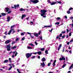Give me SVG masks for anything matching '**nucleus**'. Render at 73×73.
Listing matches in <instances>:
<instances>
[{
  "label": "nucleus",
  "instance_id": "1",
  "mask_svg": "<svg viewBox=\"0 0 73 73\" xmlns=\"http://www.w3.org/2000/svg\"><path fill=\"white\" fill-rule=\"evenodd\" d=\"M40 12L41 13L40 14L41 16L44 18L46 17V16H45V13L46 12H47V11H46V10H41Z\"/></svg>",
  "mask_w": 73,
  "mask_h": 73
},
{
  "label": "nucleus",
  "instance_id": "2",
  "mask_svg": "<svg viewBox=\"0 0 73 73\" xmlns=\"http://www.w3.org/2000/svg\"><path fill=\"white\" fill-rule=\"evenodd\" d=\"M33 54V53H27L26 54V56L27 58H28L29 57H31L32 56V54Z\"/></svg>",
  "mask_w": 73,
  "mask_h": 73
},
{
  "label": "nucleus",
  "instance_id": "3",
  "mask_svg": "<svg viewBox=\"0 0 73 73\" xmlns=\"http://www.w3.org/2000/svg\"><path fill=\"white\" fill-rule=\"evenodd\" d=\"M11 47V46L10 44L7 45L6 46V48H7L8 51H9L11 50V48H10Z\"/></svg>",
  "mask_w": 73,
  "mask_h": 73
},
{
  "label": "nucleus",
  "instance_id": "4",
  "mask_svg": "<svg viewBox=\"0 0 73 73\" xmlns=\"http://www.w3.org/2000/svg\"><path fill=\"white\" fill-rule=\"evenodd\" d=\"M56 3H58V4H61V1H57V2H53L51 4V5H54L56 4Z\"/></svg>",
  "mask_w": 73,
  "mask_h": 73
},
{
  "label": "nucleus",
  "instance_id": "5",
  "mask_svg": "<svg viewBox=\"0 0 73 73\" xmlns=\"http://www.w3.org/2000/svg\"><path fill=\"white\" fill-rule=\"evenodd\" d=\"M30 1L33 3H34V4H36V3H37L38 2V0H35L34 1H33V0H30Z\"/></svg>",
  "mask_w": 73,
  "mask_h": 73
},
{
  "label": "nucleus",
  "instance_id": "6",
  "mask_svg": "<svg viewBox=\"0 0 73 73\" xmlns=\"http://www.w3.org/2000/svg\"><path fill=\"white\" fill-rule=\"evenodd\" d=\"M14 30L15 29H10L9 32V33H8V35H11V33L12 32V31H14Z\"/></svg>",
  "mask_w": 73,
  "mask_h": 73
},
{
  "label": "nucleus",
  "instance_id": "7",
  "mask_svg": "<svg viewBox=\"0 0 73 73\" xmlns=\"http://www.w3.org/2000/svg\"><path fill=\"white\" fill-rule=\"evenodd\" d=\"M9 8L8 7H6L5 8V9L4 10L6 12H8L9 11Z\"/></svg>",
  "mask_w": 73,
  "mask_h": 73
},
{
  "label": "nucleus",
  "instance_id": "8",
  "mask_svg": "<svg viewBox=\"0 0 73 73\" xmlns=\"http://www.w3.org/2000/svg\"><path fill=\"white\" fill-rule=\"evenodd\" d=\"M16 53L15 54H13V55H12V58H15V56H17V51H15Z\"/></svg>",
  "mask_w": 73,
  "mask_h": 73
},
{
  "label": "nucleus",
  "instance_id": "9",
  "mask_svg": "<svg viewBox=\"0 0 73 73\" xmlns=\"http://www.w3.org/2000/svg\"><path fill=\"white\" fill-rule=\"evenodd\" d=\"M40 64V66H42V67H44V66H45V63H44V62H43L42 63H41Z\"/></svg>",
  "mask_w": 73,
  "mask_h": 73
},
{
  "label": "nucleus",
  "instance_id": "10",
  "mask_svg": "<svg viewBox=\"0 0 73 73\" xmlns=\"http://www.w3.org/2000/svg\"><path fill=\"white\" fill-rule=\"evenodd\" d=\"M11 42V41L9 40H7L5 41V43L6 44H9Z\"/></svg>",
  "mask_w": 73,
  "mask_h": 73
},
{
  "label": "nucleus",
  "instance_id": "11",
  "mask_svg": "<svg viewBox=\"0 0 73 73\" xmlns=\"http://www.w3.org/2000/svg\"><path fill=\"white\" fill-rule=\"evenodd\" d=\"M52 27V25L51 26H44L43 27H42V28H50V27Z\"/></svg>",
  "mask_w": 73,
  "mask_h": 73
},
{
  "label": "nucleus",
  "instance_id": "12",
  "mask_svg": "<svg viewBox=\"0 0 73 73\" xmlns=\"http://www.w3.org/2000/svg\"><path fill=\"white\" fill-rule=\"evenodd\" d=\"M14 7H15V9H16V8H18L19 7V4H18L17 5H14Z\"/></svg>",
  "mask_w": 73,
  "mask_h": 73
},
{
  "label": "nucleus",
  "instance_id": "13",
  "mask_svg": "<svg viewBox=\"0 0 73 73\" xmlns=\"http://www.w3.org/2000/svg\"><path fill=\"white\" fill-rule=\"evenodd\" d=\"M61 46H62V44H60L59 45V47H58V50H59L60 49V48H61Z\"/></svg>",
  "mask_w": 73,
  "mask_h": 73
},
{
  "label": "nucleus",
  "instance_id": "14",
  "mask_svg": "<svg viewBox=\"0 0 73 73\" xmlns=\"http://www.w3.org/2000/svg\"><path fill=\"white\" fill-rule=\"evenodd\" d=\"M26 17V15H22V16L21 19L22 20H23V18H24V17Z\"/></svg>",
  "mask_w": 73,
  "mask_h": 73
},
{
  "label": "nucleus",
  "instance_id": "15",
  "mask_svg": "<svg viewBox=\"0 0 73 73\" xmlns=\"http://www.w3.org/2000/svg\"><path fill=\"white\" fill-rule=\"evenodd\" d=\"M11 17H8L7 18V21H9L10 20H11V19H10Z\"/></svg>",
  "mask_w": 73,
  "mask_h": 73
},
{
  "label": "nucleus",
  "instance_id": "16",
  "mask_svg": "<svg viewBox=\"0 0 73 73\" xmlns=\"http://www.w3.org/2000/svg\"><path fill=\"white\" fill-rule=\"evenodd\" d=\"M37 53L38 54L40 55L41 54L42 52H41V51H38L37 52Z\"/></svg>",
  "mask_w": 73,
  "mask_h": 73
},
{
  "label": "nucleus",
  "instance_id": "17",
  "mask_svg": "<svg viewBox=\"0 0 73 73\" xmlns=\"http://www.w3.org/2000/svg\"><path fill=\"white\" fill-rule=\"evenodd\" d=\"M45 60H46L45 58L44 57L42 58L41 60L42 62H44L45 61Z\"/></svg>",
  "mask_w": 73,
  "mask_h": 73
},
{
  "label": "nucleus",
  "instance_id": "18",
  "mask_svg": "<svg viewBox=\"0 0 73 73\" xmlns=\"http://www.w3.org/2000/svg\"><path fill=\"white\" fill-rule=\"evenodd\" d=\"M56 60H55L54 63L53 64V66H55V65H56V64H55L56 63Z\"/></svg>",
  "mask_w": 73,
  "mask_h": 73
},
{
  "label": "nucleus",
  "instance_id": "19",
  "mask_svg": "<svg viewBox=\"0 0 73 73\" xmlns=\"http://www.w3.org/2000/svg\"><path fill=\"white\" fill-rule=\"evenodd\" d=\"M72 32H70V33L69 34V36H71V35H72V34H71V33H73V29H72Z\"/></svg>",
  "mask_w": 73,
  "mask_h": 73
},
{
  "label": "nucleus",
  "instance_id": "20",
  "mask_svg": "<svg viewBox=\"0 0 73 73\" xmlns=\"http://www.w3.org/2000/svg\"><path fill=\"white\" fill-rule=\"evenodd\" d=\"M20 11H25V9H23L22 8H21L20 9Z\"/></svg>",
  "mask_w": 73,
  "mask_h": 73
},
{
  "label": "nucleus",
  "instance_id": "21",
  "mask_svg": "<svg viewBox=\"0 0 73 73\" xmlns=\"http://www.w3.org/2000/svg\"><path fill=\"white\" fill-rule=\"evenodd\" d=\"M27 49H32L33 48V47H31L30 46H27Z\"/></svg>",
  "mask_w": 73,
  "mask_h": 73
},
{
  "label": "nucleus",
  "instance_id": "22",
  "mask_svg": "<svg viewBox=\"0 0 73 73\" xmlns=\"http://www.w3.org/2000/svg\"><path fill=\"white\" fill-rule=\"evenodd\" d=\"M73 67V64H72L71 66L69 68V70H70V69H72Z\"/></svg>",
  "mask_w": 73,
  "mask_h": 73
},
{
  "label": "nucleus",
  "instance_id": "23",
  "mask_svg": "<svg viewBox=\"0 0 73 73\" xmlns=\"http://www.w3.org/2000/svg\"><path fill=\"white\" fill-rule=\"evenodd\" d=\"M30 45H31V46H35V45H33V44H31V43H29L28 44V45L29 46Z\"/></svg>",
  "mask_w": 73,
  "mask_h": 73
},
{
  "label": "nucleus",
  "instance_id": "24",
  "mask_svg": "<svg viewBox=\"0 0 73 73\" xmlns=\"http://www.w3.org/2000/svg\"><path fill=\"white\" fill-rule=\"evenodd\" d=\"M58 38V40H60L61 39V38L60 37V36H58L56 37V40H57Z\"/></svg>",
  "mask_w": 73,
  "mask_h": 73
},
{
  "label": "nucleus",
  "instance_id": "25",
  "mask_svg": "<svg viewBox=\"0 0 73 73\" xmlns=\"http://www.w3.org/2000/svg\"><path fill=\"white\" fill-rule=\"evenodd\" d=\"M16 46H14L11 47V49H16Z\"/></svg>",
  "mask_w": 73,
  "mask_h": 73
},
{
  "label": "nucleus",
  "instance_id": "26",
  "mask_svg": "<svg viewBox=\"0 0 73 73\" xmlns=\"http://www.w3.org/2000/svg\"><path fill=\"white\" fill-rule=\"evenodd\" d=\"M25 32L21 33V36H23V35H24V34H25Z\"/></svg>",
  "mask_w": 73,
  "mask_h": 73
},
{
  "label": "nucleus",
  "instance_id": "27",
  "mask_svg": "<svg viewBox=\"0 0 73 73\" xmlns=\"http://www.w3.org/2000/svg\"><path fill=\"white\" fill-rule=\"evenodd\" d=\"M1 15H2V16H5V15H7L6 13H1Z\"/></svg>",
  "mask_w": 73,
  "mask_h": 73
},
{
  "label": "nucleus",
  "instance_id": "28",
  "mask_svg": "<svg viewBox=\"0 0 73 73\" xmlns=\"http://www.w3.org/2000/svg\"><path fill=\"white\" fill-rule=\"evenodd\" d=\"M8 62V60H5L4 61V63H7Z\"/></svg>",
  "mask_w": 73,
  "mask_h": 73
},
{
  "label": "nucleus",
  "instance_id": "29",
  "mask_svg": "<svg viewBox=\"0 0 73 73\" xmlns=\"http://www.w3.org/2000/svg\"><path fill=\"white\" fill-rule=\"evenodd\" d=\"M45 50V48H40V50L41 51H44Z\"/></svg>",
  "mask_w": 73,
  "mask_h": 73
},
{
  "label": "nucleus",
  "instance_id": "30",
  "mask_svg": "<svg viewBox=\"0 0 73 73\" xmlns=\"http://www.w3.org/2000/svg\"><path fill=\"white\" fill-rule=\"evenodd\" d=\"M59 24H60V22H57L55 23V25H59Z\"/></svg>",
  "mask_w": 73,
  "mask_h": 73
},
{
  "label": "nucleus",
  "instance_id": "31",
  "mask_svg": "<svg viewBox=\"0 0 73 73\" xmlns=\"http://www.w3.org/2000/svg\"><path fill=\"white\" fill-rule=\"evenodd\" d=\"M33 24V22L32 21L30 22V25H32Z\"/></svg>",
  "mask_w": 73,
  "mask_h": 73
},
{
  "label": "nucleus",
  "instance_id": "32",
  "mask_svg": "<svg viewBox=\"0 0 73 73\" xmlns=\"http://www.w3.org/2000/svg\"><path fill=\"white\" fill-rule=\"evenodd\" d=\"M15 26H16V25H14L13 26H11L10 28L11 29L12 28H14V27H15Z\"/></svg>",
  "mask_w": 73,
  "mask_h": 73
},
{
  "label": "nucleus",
  "instance_id": "33",
  "mask_svg": "<svg viewBox=\"0 0 73 73\" xmlns=\"http://www.w3.org/2000/svg\"><path fill=\"white\" fill-rule=\"evenodd\" d=\"M47 2H48V3H50V4H51V3H52V2H51V1H50V0H47Z\"/></svg>",
  "mask_w": 73,
  "mask_h": 73
},
{
  "label": "nucleus",
  "instance_id": "34",
  "mask_svg": "<svg viewBox=\"0 0 73 73\" xmlns=\"http://www.w3.org/2000/svg\"><path fill=\"white\" fill-rule=\"evenodd\" d=\"M45 53L46 54H48V50H46L45 51Z\"/></svg>",
  "mask_w": 73,
  "mask_h": 73
},
{
  "label": "nucleus",
  "instance_id": "35",
  "mask_svg": "<svg viewBox=\"0 0 73 73\" xmlns=\"http://www.w3.org/2000/svg\"><path fill=\"white\" fill-rule=\"evenodd\" d=\"M12 66H11L10 68H9L8 70H11V69H12Z\"/></svg>",
  "mask_w": 73,
  "mask_h": 73
},
{
  "label": "nucleus",
  "instance_id": "36",
  "mask_svg": "<svg viewBox=\"0 0 73 73\" xmlns=\"http://www.w3.org/2000/svg\"><path fill=\"white\" fill-rule=\"evenodd\" d=\"M19 38H16V39H15V41L16 42L18 41H19Z\"/></svg>",
  "mask_w": 73,
  "mask_h": 73
},
{
  "label": "nucleus",
  "instance_id": "37",
  "mask_svg": "<svg viewBox=\"0 0 73 73\" xmlns=\"http://www.w3.org/2000/svg\"><path fill=\"white\" fill-rule=\"evenodd\" d=\"M17 72L19 73H21V72L19 71V70L18 68L17 69Z\"/></svg>",
  "mask_w": 73,
  "mask_h": 73
},
{
  "label": "nucleus",
  "instance_id": "38",
  "mask_svg": "<svg viewBox=\"0 0 73 73\" xmlns=\"http://www.w3.org/2000/svg\"><path fill=\"white\" fill-rule=\"evenodd\" d=\"M62 60H65V58L63 56H62Z\"/></svg>",
  "mask_w": 73,
  "mask_h": 73
},
{
  "label": "nucleus",
  "instance_id": "39",
  "mask_svg": "<svg viewBox=\"0 0 73 73\" xmlns=\"http://www.w3.org/2000/svg\"><path fill=\"white\" fill-rule=\"evenodd\" d=\"M39 37L41 40H42V36H41V37L40 36H39Z\"/></svg>",
  "mask_w": 73,
  "mask_h": 73
},
{
  "label": "nucleus",
  "instance_id": "40",
  "mask_svg": "<svg viewBox=\"0 0 73 73\" xmlns=\"http://www.w3.org/2000/svg\"><path fill=\"white\" fill-rule=\"evenodd\" d=\"M25 40V37H23L21 39L22 41H23Z\"/></svg>",
  "mask_w": 73,
  "mask_h": 73
},
{
  "label": "nucleus",
  "instance_id": "41",
  "mask_svg": "<svg viewBox=\"0 0 73 73\" xmlns=\"http://www.w3.org/2000/svg\"><path fill=\"white\" fill-rule=\"evenodd\" d=\"M51 64V63H49L48 64V66H50V65Z\"/></svg>",
  "mask_w": 73,
  "mask_h": 73
},
{
  "label": "nucleus",
  "instance_id": "42",
  "mask_svg": "<svg viewBox=\"0 0 73 73\" xmlns=\"http://www.w3.org/2000/svg\"><path fill=\"white\" fill-rule=\"evenodd\" d=\"M31 58L32 59H33L35 58H36V56H33Z\"/></svg>",
  "mask_w": 73,
  "mask_h": 73
},
{
  "label": "nucleus",
  "instance_id": "43",
  "mask_svg": "<svg viewBox=\"0 0 73 73\" xmlns=\"http://www.w3.org/2000/svg\"><path fill=\"white\" fill-rule=\"evenodd\" d=\"M67 13H68V14H70V11H68L67 12Z\"/></svg>",
  "mask_w": 73,
  "mask_h": 73
},
{
  "label": "nucleus",
  "instance_id": "44",
  "mask_svg": "<svg viewBox=\"0 0 73 73\" xmlns=\"http://www.w3.org/2000/svg\"><path fill=\"white\" fill-rule=\"evenodd\" d=\"M52 30H53V29H51V30H49V32H50V33H51Z\"/></svg>",
  "mask_w": 73,
  "mask_h": 73
},
{
  "label": "nucleus",
  "instance_id": "45",
  "mask_svg": "<svg viewBox=\"0 0 73 73\" xmlns=\"http://www.w3.org/2000/svg\"><path fill=\"white\" fill-rule=\"evenodd\" d=\"M58 43H57L56 44V48H57V46H58Z\"/></svg>",
  "mask_w": 73,
  "mask_h": 73
},
{
  "label": "nucleus",
  "instance_id": "46",
  "mask_svg": "<svg viewBox=\"0 0 73 73\" xmlns=\"http://www.w3.org/2000/svg\"><path fill=\"white\" fill-rule=\"evenodd\" d=\"M72 9H73V8L72 7H70L69 9V11H71V10H72Z\"/></svg>",
  "mask_w": 73,
  "mask_h": 73
},
{
  "label": "nucleus",
  "instance_id": "47",
  "mask_svg": "<svg viewBox=\"0 0 73 73\" xmlns=\"http://www.w3.org/2000/svg\"><path fill=\"white\" fill-rule=\"evenodd\" d=\"M66 66V64H65L64 65L62 66V68H64V67H65V66Z\"/></svg>",
  "mask_w": 73,
  "mask_h": 73
},
{
  "label": "nucleus",
  "instance_id": "48",
  "mask_svg": "<svg viewBox=\"0 0 73 73\" xmlns=\"http://www.w3.org/2000/svg\"><path fill=\"white\" fill-rule=\"evenodd\" d=\"M73 42V39L71 40L70 41V42Z\"/></svg>",
  "mask_w": 73,
  "mask_h": 73
},
{
  "label": "nucleus",
  "instance_id": "49",
  "mask_svg": "<svg viewBox=\"0 0 73 73\" xmlns=\"http://www.w3.org/2000/svg\"><path fill=\"white\" fill-rule=\"evenodd\" d=\"M70 19H71V20H72L73 19V17H71L70 18Z\"/></svg>",
  "mask_w": 73,
  "mask_h": 73
},
{
  "label": "nucleus",
  "instance_id": "50",
  "mask_svg": "<svg viewBox=\"0 0 73 73\" xmlns=\"http://www.w3.org/2000/svg\"><path fill=\"white\" fill-rule=\"evenodd\" d=\"M56 19L57 20H61V18L60 17H57Z\"/></svg>",
  "mask_w": 73,
  "mask_h": 73
},
{
  "label": "nucleus",
  "instance_id": "51",
  "mask_svg": "<svg viewBox=\"0 0 73 73\" xmlns=\"http://www.w3.org/2000/svg\"><path fill=\"white\" fill-rule=\"evenodd\" d=\"M15 42H16L15 41L13 42H12V44H15Z\"/></svg>",
  "mask_w": 73,
  "mask_h": 73
},
{
  "label": "nucleus",
  "instance_id": "52",
  "mask_svg": "<svg viewBox=\"0 0 73 73\" xmlns=\"http://www.w3.org/2000/svg\"><path fill=\"white\" fill-rule=\"evenodd\" d=\"M35 44L36 45H37V44H38V43H37V42H35Z\"/></svg>",
  "mask_w": 73,
  "mask_h": 73
},
{
  "label": "nucleus",
  "instance_id": "53",
  "mask_svg": "<svg viewBox=\"0 0 73 73\" xmlns=\"http://www.w3.org/2000/svg\"><path fill=\"white\" fill-rule=\"evenodd\" d=\"M33 54H37V52H33Z\"/></svg>",
  "mask_w": 73,
  "mask_h": 73
},
{
  "label": "nucleus",
  "instance_id": "54",
  "mask_svg": "<svg viewBox=\"0 0 73 73\" xmlns=\"http://www.w3.org/2000/svg\"><path fill=\"white\" fill-rule=\"evenodd\" d=\"M27 34H28V35H31V33L28 32H27Z\"/></svg>",
  "mask_w": 73,
  "mask_h": 73
},
{
  "label": "nucleus",
  "instance_id": "55",
  "mask_svg": "<svg viewBox=\"0 0 73 73\" xmlns=\"http://www.w3.org/2000/svg\"><path fill=\"white\" fill-rule=\"evenodd\" d=\"M66 32L65 31H62V33H65Z\"/></svg>",
  "mask_w": 73,
  "mask_h": 73
},
{
  "label": "nucleus",
  "instance_id": "56",
  "mask_svg": "<svg viewBox=\"0 0 73 73\" xmlns=\"http://www.w3.org/2000/svg\"><path fill=\"white\" fill-rule=\"evenodd\" d=\"M69 52L70 53V54H71L72 53V51L71 50H70L69 51Z\"/></svg>",
  "mask_w": 73,
  "mask_h": 73
},
{
  "label": "nucleus",
  "instance_id": "57",
  "mask_svg": "<svg viewBox=\"0 0 73 73\" xmlns=\"http://www.w3.org/2000/svg\"><path fill=\"white\" fill-rule=\"evenodd\" d=\"M11 11H10L7 13L9 14V13H11Z\"/></svg>",
  "mask_w": 73,
  "mask_h": 73
},
{
  "label": "nucleus",
  "instance_id": "58",
  "mask_svg": "<svg viewBox=\"0 0 73 73\" xmlns=\"http://www.w3.org/2000/svg\"><path fill=\"white\" fill-rule=\"evenodd\" d=\"M67 45H69V44H70V42H68L67 43Z\"/></svg>",
  "mask_w": 73,
  "mask_h": 73
},
{
  "label": "nucleus",
  "instance_id": "59",
  "mask_svg": "<svg viewBox=\"0 0 73 73\" xmlns=\"http://www.w3.org/2000/svg\"><path fill=\"white\" fill-rule=\"evenodd\" d=\"M5 35H7V32L6 31L5 33Z\"/></svg>",
  "mask_w": 73,
  "mask_h": 73
},
{
  "label": "nucleus",
  "instance_id": "60",
  "mask_svg": "<svg viewBox=\"0 0 73 73\" xmlns=\"http://www.w3.org/2000/svg\"><path fill=\"white\" fill-rule=\"evenodd\" d=\"M62 34H60V35H59V37H62Z\"/></svg>",
  "mask_w": 73,
  "mask_h": 73
},
{
  "label": "nucleus",
  "instance_id": "61",
  "mask_svg": "<svg viewBox=\"0 0 73 73\" xmlns=\"http://www.w3.org/2000/svg\"><path fill=\"white\" fill-rule=\"evenodd\" d=\"M62 38H64L65 37V35H63L62 36Z\"/></svg>",
  "mask_w": 73,
  "mask_h": 73
},
{
  "label": "nucleus",
  "instance_id": "62",
  "mask_svg": "<svg viewBox=\"0 0 73 73\" xmlns=\"http://www.w3.org/2000/svg\"><path fill=\"white\" fill-rule=\"evenodd\" d=\"M69 31L68 30V29H67V33H68V32H69Z\"/></svg>",
  "mask_w": 73,
  "mask_h": 73
},
{
  "label": "nucleus",
  "instance_id": "63",
  "mask_svg": "<svg viewBox=\"0 0 73 73\" xmlns=\"http://www.w3.org/2000/svg\"><path fill=\"white\" fill-rule=\"evenodd\" d=\"M41 31H39V33H38V34H39V35H40V34H41Z\"/></svg>",
  "mask_w": 73,
  "mask_h": 73
},
{
  "label": "nucleus",
  "instance_id": "64",
  "mask_svg": "<svg viewBox=\"0 0 73 73\" xmlns=\"http://www.w3.org/2000/svg\"><path fill=\"white\" fill-rule=\"evenodd\" d=\"M72 28H73V23L72 24V27H71V28H72V29H72Z\"/></svg>",
  "mask_w": 73,
  "mask_h": 73
}]
</instances>
